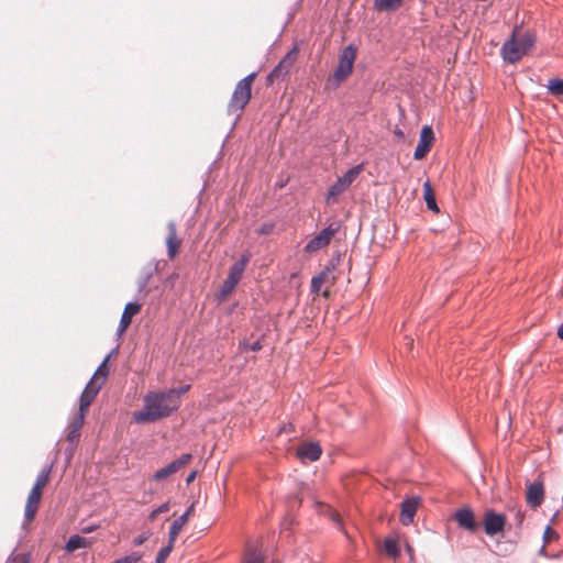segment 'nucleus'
<instances>
[{
    "instance_id": "obj_1",
    "label": "nucleus",
    "mask_w": 563,
    "mask_h": 563,
    "mask_svg": "<svg viewBox=\"0 0 563 563\" xmlns=\"http://www.w3.org/2000/svg\"><path fill=\"white\" fill-rule=\"evenodd\" d=\"M173 395L167 391H151L144 397L143 408L134 412L133 418L137 423L155 422L166 418L176 411Z\"/></svg>"
},
{
    "instance_id": "obj_2",
    "label": "nucleus",
    "mask_w": 563,
    "mask_h": 563,
    "mask_svg": "<svg viewBox=\"0 0 563 563\" xmlns=\"http://www.w3.org/2000/svg\"><path fill=\"white\" fill-rule=\"evenodd\" d=\"M534 37L530 33L519 34L516 30L511 37L501 47L503 58L508 63L518 62L534 45Z\"/></svg>"
},
{
    "instance_id": "obj_3",
    "label": "nucleus",
    "mask_w": 563,
    "mask_h": 563,
    "mask_svg": "<svg viewBox=\"0 0 563 563\" xmlns=\"http://www.w3.org/2000/svg\"><path fill=\"white\" fill-rule=\"evenodd\" d=\"M255 77L256 74L252 73L235 85L234 91L228 106L231 113L241 112L249 103L252 96V85L255 80Z\"/></svg>"
},
{
    "instance_id": "obj_4",
    "label": "nucleus",
    "mask_w": 563,
    "mask_h": 563,
    "mask_svg": "<svg viewBox=\"0 0 563 563\" xmlns=\"http://www.w3.org/2000/svg\"><path fill=\"white\" fill-rule=\"evenodd\" d=\"M250 260L251 254L249 252L243 253L241 257L231 266L229 275L220 288L219 295L221 300H225L233 292L236 285L242 279L243 273Z\"/></svg>"
},
{
    "instance_id": "obj_5",
    "label": "nucleus",
    "mask_w": 563,
    "mask_h": 563,
    "mask_svg": "<svg viewBox=\"0 0 563 563\" xmlns=\"http://www.w3.org/2000/svg\"><path fill=\"white\" fill-rule=\"evenodd\" d=\"M356 59V48L353 45L346 46L339 58V64L333 75L335 86L344 81L352 73Z\"/></svg>"
},
{
    "instance_id": "obj_6",
    "label": "nucleus",
    "mask_w": 563,
    "mask_h": 563,
    "mask_svg": "<svg viewBox=\"0 0 563 563\" xmlns=\"http://www.w3.org/2000/svg\"><path fill=\"white\" fill-rule=\"evenodd\" d=\"M336 277L334 275V267L327 265L318 275L311 279V292L318 295L322 287L325 289L322 291L324 298L330 297L329 288L335 284Z\"/></svg>"
},
{
    "instance_id": "obj_7",
    "label": "nucleus",
    "mask_w": 563,
    "mask_h": 563,
    "mask_svg": "<svg viewBox=\"0 0 563 563\" xmlns=\"http://www.w3.org/2000/svg\"><path fill=\"white\" fill-rule=\"evenodd\" d=\"M507 518L503 514H497L493 509L485 511L483 527L487 536L494 537L504 531Z\"/></svg>"
},
{
    "instance_id": "obj_8",
    "label": "nucleus",
    "mask_w": 563,
    "mask_h": 563,
    "mask_svg": "<svg viewBox=\"0 0 563 563\" xmlns=\"http://www.w3.org/2000/svg\"><path fill=\"white\" fill-rule=\"evenodd\" d=\"M298 57V49L294 47L290 49L284 58L275 66V68L268 74V81L273 82L279 78L285 77L294 66Z\"/></svg>"
},
{
    "instance_id": "obj_9",
    "label": "nucleus",
    "mask_w": 563,
    "mask_h": 563,
    "mask_svg": "<svg viewBox=\"0 0 563 563\" xmlns=\"http://www.w3.org/2000/svg\"><path fill=\"white\" fill-rule=\"evenodd\" d=\"M336 231L338 228H333V225H329L328 228L323 229L319 234H317L307 243L305 251L307 253H314L328 246Z\"/></svg>"
},
{
    "instance_id": "obj_10",
    "label": "nucleus",
    "mask_w": 563,
    "mask_h": 563,
    "mask_svg": "<svg viewBox=\"0 0 563 563\" xmlns=\"http://www.w3.org/2000/svg\"><path fill=\"white\" fill-rule=\"evenodd\" d=\"M433 141H434V134H433L431 126L424 125L421 129L420 139H419L418 145L413 153L415 159L419 161V159L424 158L426 155L431 150Z\"/></svg>"
},
{
    "instance_id": "obj_11",
    "label": "nucleus",
    "mask_w": 563,
    "mask_h": 563,
    "mask_svg": "<svg viewBox=\"0 0 563 563\" xmlns=\"http://www.w3.org/2000/svg\"><path fill=\"white\" fill-rule=\"evenodd\" d=\"M191 459H192L191 454H189V453L183 454L180 457H178L177 460L173 461L167 466L156 471L154 473V475H153V479L154 481L166 479L170 475H173L176 472H178L181 467L187 465L191 461Z\"/></svg>"
},
{
    "instance_id": "obj_12",
    "label": "nucleus",
    "mask_w": 563,
    "mask_h": 563,
    "mask_svg": "<svg viewBox=\"0 0 563 563\" xmlns=\"http://www.w3.org/2000/svg\"><path fill=\"white\" fill-rule=\"evenodd\" d=\"M544 500V486L541 481L530 483L526 489V503L531 508H538Z\"/></svg>"
},
{
    "instance_id": "obj_13",
    "label": "nucleus",
    "mask_w": 563,
    "mask_h": 563,
    "mask_svg": "<svg viewBox=\"0 0 563 563\" xmlns=\"http://www.w3.org/2000/svg\"><path fill=\"white\" fill-rule=\"evenodd\" d=\"M102 386L96 384V379H90L87 384L86 388L84 389L80 400H79V411L82 415H86L88 411V408L95 400L96 396L98 395L99 390Z\"/></svg>"
},
{
    "instance_id": "obj_14",
    "label": "nucleus",
    "mask_w": 563,
    "mask_h": 563,
    "mask_svg": "<svg viewBox=\"0 0 563 563\" xmlns=\"http://www.w3.org/2000/svg\"><path fill=\"white\" fill-rule=\"evenodd\" d=\"M42 495L43 492L38 490L37 488H32L29 493L24 509V518L26 523H31L34 520L40 507Z\"/></svg>"
},
{
    "instance_id": "obj_15",
    "label": "nucleus",
    "mask_w": 563,
    "mask_h": 563,
    "mask_svg": "<svg viewBox=\"0 0 563 563\" xmlns=\"http://www.w3.org/2000/svg\"><path fill=\"white\" fill-rule=\"evenodd\" d=\"M419 505V498H409L401 503V512L399 520L404 526H408L413 522V518Z\"/></svg>"
},
{
    "instance_id": "obj_16",
    "label": "nucleus",
    "mask_w": 563,
    "mask_h": 563,
    "mask_svg": "<svg viewBox=\"0 0 563 563\" xmlns=\"http://www.w3.org/2000/svg\"><path fill=\"white\" fill-rule=\"evenodd\" d=\"M142 306L137 302H129L125 305L118 327L119 334H123L130 327L134 316L140 313Z\"/></svg>"
},
{
    "instance_id": "obj_17",
    "label": "nucleus",
    "mask_w": 563,
    "mask_h": 563,
    "mask_svg": "<svg viewBox=\"0 0 563 563\" xmlns=\"http://www.w3.org/2000/svg\"><path fill=\"white\" fill-rule=\"evenodd\" d=\"M454 518L461 528H463L470 532H474L477 529L474 512L468 507L459 509L455 512Z\"/></svg>"
},
{
    "instance_id": "obj_18",
    "label": "nucleus",
    "mask_w": 563,
    "mask_h": 563,
    "mask_svg": "<svg viewBox=\"0 0 563 563\" xmlns=\"http://www.w3.org/2000/svg\"><path fill=\"white\" fill-rule=\"evenodd\" d=\"M167 229H168V234L166 238V244H167V249H168V257L170 260H173L179 251V247L181 245V240L177 236V228H176L175 222L170 221L167 224Z\"/></svg>"
},
{
    "instance_id": "obj_19",
    "label": "nucleus",
    "mask_w": 563,
    "mask_h": 563,
    "mask_svg": "<svg viewBox=\"0 0 563 563\" xmlns=\"http://www.w3.org/2000/svg\"><path fill=\"white\" fill-rule=\"evenodd\" d=\"M322 453L321 446L316 442L305 443L297 450V455L300 460H308L314 462L320 459Z\"/></svg>"
},
{
    "instance_id": "obj_20",
    "label": "nucleus",
    "mask_w": 563,
    "mask_h": 563,
    "mask_svg": "<svg viewBox=\"0 0 563 563\" xmlns=\"http://www.w3.org/2000/svg\"><path fill=\"white\" fill-rule=\"evenodd\" d=\"M194 511H195V504H191L190 507L185 511L184 515H181L180 517H178L177 519H175L172 522V526H170V529L168 532V537H170L172 541H176L179 532L181 531L184 526L187 525L188 519L194 514Z\"/></svg>"
},
{
    "instance_id": "obj_21",
    "label": "nucleus",
    "mask_w": 563,
    "mask_h": 563,
    "mask_svg": "<svg viewBox=\"0 0 563 563\" xmlns=\"http://www.w3.org/2000/svg\"><path fill=\"white\" fill-rule=\"evenodd\" d=\"M86 415L78 412V415L73 419L70 424L68 426L67 440L69 442L78 441L80 437V429L84 424Z\"/></svg>"
},
{
    "instance_id": "obj_22",
    "label": "nucleus",
    "mask_w": 563,
    "mask_h": 563,
    "mask_svg": "<svg viewBox=\"0 0 563 563\" xmlns=\"http://www.w3.org/2000/svg\"><path fill=\"white\" fill-rule=\"evenodd\" d=\"M92 544L90 539L80 537L78 534L71 536L65 544V550L68 553H73L74 551L81 548H89Z\"/></svg>"
},
{
    "instance_id": "obj_23",
    "label": "nucleus",
    "mask_w": 563,
    "mask_h": 563,
    "mask_svg": "<svg viewBox=\"0 0 563 563\" xmlns=\"http://www.w3.org/2000/svg\"><path fill=\"white\" fill-rule=\"evenodd\" d=\"M423 199L426 201L428 209H430L434 212H439V208H438V205L435 201L434 191H433L432 186L429 180H427L423 184Z\"/></svg>"
},
{
    "instance_id": "obj_24",
    "label": "nucleus",
    "mask_w": 563,
    "mask_h": 563,
    "mask_svg": "<svg viewBox=\"0 0 563 563\" xmlns=\"http://www.w3.org/2000/svg\"><path fill=\"white\" fill-rule=\"evenodd\" d=\"M109 356H107L103 362L100 364V366L97 368L96 373L93 374L91 379H96V384L102 386L109 375V367H108Z\"/></svg>"
},
{
    "instance_id": "obj_25",
    "label": "nucleus",
    "mask_w": 563,
    "mask_h": 563,
    "mask_svg": "<svg viewBox=\"0 0 563 563\" xmlns=\"http://www.w3.org/2000/svg\"><path fill=\"white\" fill-rule=\"evenodd\" d=\"M346 189L347 186L339 177L338 180L329 188L327 201L330 202L331 200H335L336 197L343 194Z\"/></svg>"
},
{
    "instance_id": "obj_26",
    "label": "nucleus",
    "mask_w": 563,
    "mask_h": 563,
    "mask_svg": "<svg viewBox=\"0 0 563 563\" xmlns=\"http://www.w3.org/2000/svg\"><path fill=\"white\" fill-rule=\"evenodd\" d=\"M404 0H375V8L378 11H395L401 4Z\"/></svg>"
},
{
    "instance_id": "obj_27",
    "label": "nucleus",
    "mask_w": 563,
    "mask_h": 563,
    "mask_svg": "<svg viewBox=\"0 0 563 563\" xmlns=\"http://www.w3.org/2000/svg\"><path fill=\"white\" fill-rule=\"evenodd\" d=\"M384 551L388 556L397 559L400 553L398 541L394 538H386L384 541Z\"/></svg>"
},
{
    "instance_id": "obj_28",
    "label": "nucleus",
    "mask_w": 563,
    "mask_h": 563,
    "mask_svg": "<svg viewBox=\"0 0 563 563\" xmlns=\"http://www.w3.org/2000/svg\"><path fill=\"white\" fill-rule=\"evenodd\" d=\"M243 563H264V555L256 548H247Z\"/></svg>"
},
{
    "instance_id": "obj_29",
    "label": "nucleus",
    "mask_w": 563,
    "mask_h": 563,
    "mask_svg": "<svg viewBox=\"0 0 563 563\" xmlns=\"http://www.w3.org/2000/svg\"><path fill=\"white\" fill-rule=\"evenodd\" d=\"M51 477V467L44 468L36 477V481L32 488H37L38 490L43 492L44 488L49 483Z\"/></svg>"
},
{
    "instance_id": "obj_30",
    "label": "nucleus",
    "mask_w": 563,
    "mask_h": 563,
    "mask_svg": "<svg viewBox=\"0 0 563 563\" xmlns=\"http://www.w3.org/2000/svg\"><path fill=\"white\" fill-rule=\"evenodd\" d=\"M363 167L362 165H357L349 169L340 179L347 186V188L351 186V184L356 179V177L362 172Z\"/></svg>"
},
{
    "instance_id": "obj_31",
    "label": "nucleus",
    "mask_w": 563,
    "mask_h": 563,
    "mask_svg": "<svg viewBox=\"0 0 563 563\" xmlns=\"http://www.w3.org/2000/svg\"><path fill=\"white\" fill-rule=\"evenodd\" d=\"M175 542L176 541H172L170 537H168L167 545L162 548L156 555V560H155L156 563H165L166 562L167 558L169 556L170 552L173 551V549L175 547Z\"/></svg>"
},
{
    "instance_id": "obj_32",
    "label": "nucleus",
    "mask_w": 563,
    "mask_h": 563,
    "mask_svg": "<svg viewBox=\"0 0 563 563\" xmlns=\"http://www.w3.org/2000/svg\"><path fill=\"white\" fill-rule=\"evenodd\" d=\"M189 389H190V385H184V386H181L179 388H172V389L167 390L168 395H173L174 396L172 398H173L174 405H175V407L177 409L180 406V401H179L180 396L186 394Z\"/></svg>"
},
{
    "instance_id": "obj_33",
    "label": "nucleus",
    "mask_w": 563,
    "mask_h": 563,
    "mask_svg": "<svg viewBox=\"0 0 563 563\" xmlns=\"http://www.w3.org/2000/svg\"><path fill=\"white\" fill-rule=\"evenodd\" d=\"M549 91L558 97L563 96V79H551L548 84Z\"/></svg>"
},
{
    "instance_id": "obj_34",
    "label": "nucleus",
    "mask_w": 563,
    "mask_h": 563,
    "mask_svg": "<svg viewBox=\"0 0 563 563\" xmlns=\"http://www.w3.org/2000/svg\"><path fill=\"white\" fill-rule=\"evenodd\" d=\"M169 507L170 506L168 501L162 504L159 507H157L150 514L148 519L155 520L161 514L167 512L169 510Z\"/></svg>"
},
{
    "instance_id": "obj_35",
    "label": "nucleus",
    "mask_w": 563,
    "mask_h": 563,
    "mask_svg": "<svg viewBox=\"0 0 563 563\" xmlns=\"http://www.w3.org/2000/svg\"><path fill=\"white\" fill-rule=\"evenodd\" d=\"M139 560H140V556L133 554V555H128V556L118 559L112 563H137Z\"/></svg>"
},
{
    "instance_id": "obj_36",
    "label": "nucleus",
    "mask_w": 563,
    "mask_h": 563,
    "mask_svg": "<svg viewBox=\"0 0 563 563\" xmlns=\"http://www.w3.org/2000/svg\"><path fill=\"white\" fill-rule=\"evenodd\" d=\"M393 133L398 141L404 142L406 140L405 133L400 128L396 126Z\"/></svg>"
},
{
    "instance_id": "obj_37",
    "label": "nucleus",
    "mask_w": 563,
    "mask_h": 563,
    "mask_svg": "<svg viewBox=\"0 0 563 563\" xmlns=\"http://www.w3.org/2000/svg\"><path fill=\"white\" fill-rule=\"evenodd\" d=\"M332 520L339 526L341 527L342 526V519H341V516L340 514L338 512H333L332 514Z\"/></svg>"
},
{
    "instance_id": "obj_38",
    "label": "nucleus",
    "mask_w": 563,
    "mask_h": 563,
    "mask_svg": "<svg viewBox=\"0 0 563 563\" xmlns=\"http://www.w3.org/2000/svg\"><path fill=\"white\" fill-rule=\"evenodd\" d=\"M250 349L253 352H257V351L262 350V343L260 341H256L250 345Z\"/></svg>"
},
{
    "instance_id": "obj_39",
    "label": "nucleus",
    "mask_w": 563,
    "mask_h": 563,
    "mask_svg": "<svg viewBox=\"0 0 563 563\" xmlns=\"http://www.w3.org/2000/svg\"><path fill=\"white\" fill-rule=\"evenodd\" d=\"M196 476H197V472L196 471L190 472L188 474L187 478H186V483L190 484L191 482L195 481Z\"/></svg>"
},
{
    "instance_id": "obj_40",
    "label": "nucleus",
    "mask_w": 563,
    "mask_h": 563,
    "mask_svg": "<svg viewBox=\"0 0 563 563\" xmlns=\"http://www.w3.org/2000/svg\"><path fill=\"white\" fill-rule=\"evenodd\" d=\"M523 518H525L523 512L520 509H518L516 511V519H517L518 525H520L522 522Z\"/></svg>"
},
{
    "instance_id": "obj_41",
    "label": "nucleus",
    "mask_w": 563,
    "mask_h": 563,
    "mask_svg": "<svg viewBox=\"0 0 563 563\" xmlns=\"http://www.w3.org/2000/svg\"><path fill=\"white\" fill-rule=\"evenodd\" d=\"M96 527L95 526H88V527H85L81 529V532L82 533H90L92 531H95Z\"/></svg>"
},
{
    "instance_id": "obj_42",
    "label": "nucleus",
    "mask_w": 563,
    "mask_h": 563,
    "mask_svg": "<svg viewBox=\"0 0 563 563\" xmlns=\"http://www.w3.org/2000/svg\"><path fill=\"white\" fill-rule=\"evenodd\" d=\"M145 540H146V537L141 536L134 540V544L141 545Z\"/></svg>"
},
{
    "instance_id": "obj_43",
    "label": "nucleus",
    "mask_w": 563,
    "mask_h": 563,
    "mask_svg": "<svg viewBox=\"0 0 563 563\" xmlns=\"http://www.w3.org/2000/svg\"><path fill=\"white\" fill-rule=\"evenodd\" d=\"M558 336L563 340V322L560 324L558 329Z\"/></svg>"
},
{
    "instance_id": "obj_44",
    "label": "nucleus",
    "mask_w": 563,
    "mask_h": 563,
    "mask_svg": "<svg viewBox=\"0 0 563 563\" xmlns=\"http://www.w3.org/2000/svg\"><path fill=\"white\" fill-rule=\"evenodd\" d=\"M272 227L263 225V228L260 230L261 233L265 234L271 231Z\"/></svg>"
},
{
    "instance_id": "obj_45",
    "label": "nucleus",
    "mask_w": 563,
    "mask_h": 563,
    "mask_svg": "<svg viewBox=\"0 0 563 563\" xmlns=\"http://www.w3.org/2000/svg\"><path fill=\"white\" fill-rule=\"evenodd\" d=\"M407 340H408L407 345L409 346V349H411L413 345V340L411 338H407Z\"/></svg>"
},
{
    "instance_id": "obj_46",
    "label": "nucleus",
    "mask_w": 563,
    "mask_h": 563,
    "mask_svg": "<svg viewBox=\"0 0 563 563\" xmlns=\"http://www.w3.org/2000/svg\"><path fill=\"white\" fill-rule=\"evenodd\" d=\"M406 549H407V551L409 552V554H411V553H412V548H411L410 545H407V548H406Z\"/></svg>"
},
{
    "instance_id": "obj_47",
    "label": "nucleus",
    "mask_w": 563,
    "mask_h": 563,
    "mask_svg": "<svg viewBox=\"0 0 563 563\" xmlns=\"http://www.w3.org/2000/svg\"><path fill=\"white\" fill-rule=\"evenodd\" d=\"M561 295H563V288H562Z\"/></svg>"
},
{
    "instance_id": "obj_48",
    "label": "nucleus",
    "mask_w": 563,
    "mask_h": 563,
    "mask_svg": "<svg viewBox=\"0 0 563 563\" xmlns=\"http://www.w3.org/2000/svg\"><path fill=\"white\" fill-rule=\"evenodd\" d=\"M23 563H29L27 561H24Z\"/></svg>"
}]
</instances>
